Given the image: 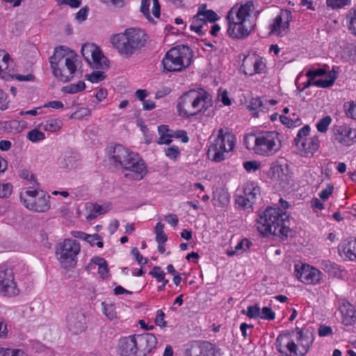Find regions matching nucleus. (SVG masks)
Segmentation results:
<instances>
[{"label":"nucleus","instance_id":"obj_1","mask_svg":"<svg viewBox=\"0 0 356 356\" xmlns=\"http://www.w3.org/2000/svg\"><path fill=\"white\" fill-rule=\"evenodd\" d=\"M49 59L54 76L62 82L70 81L81 64L77 54L68 46L56 47Z\"/></svg>","mask_w":356,"mask_h":356},{"label":"nucleus","instance_id":"obj_2","mask_svg":"<svg viewBox=\"0 0 356 356\" xmlns=\"http://www.w3.org/2000/svg\"><path fill=\"white\" fill-rule=\"evenodd\" d=\"M111 159L113 165L119 168L124 177L130 180H140L147 173V167L138 154L129 152L121 145L114 147Z\"/></svg>","mask_w":356,"mask_h":356},{"label":"nucleus","instance_id":"obj_3","mask_svg":"<svg viewBox=\"0 0 356 356\" xmlns=\"http://www.w3.org/2000/svg\"><path fill=\"white\" fill-rule=\"evenodd\" d=\"M213 105L211 95L202 88L192 89L178 98L177 111L184 118L205 113Z\"/></svg>","mask_w":356,"mask_h":356},{"label":"nucleus","instance_id":"obj_4","mask_svg":"<svg viewBox=\"0 0 356 356\" xmlns=\"http://www.w3.org/2000/svg\"><path fill=\"white\" fill-rule=\"evenodd\" d=\"M257 229L263 236L286 237L289 232V216L279 208H267L257 222Z\"/></svg>","mask_w":356,"mask_h":356},{"label":"nucleus","instance_id":"obj_5","mask_svg":"<svg viewBox=\"0 0 356 356\" xmlns=\"http://www.w3.org/2000/svg\"><path fill=\"white\" fill-rule=\"evenodd\" d=\"M254 9L252 1L244 3H236L229 10L227 15L228 21L227 33L234 38H243L250 33V26H247V19Z\"/></svg>","mask_w":356,"mask_h":356},{"label":"nucleus","instance_id":"obj_6","mask_svg":"<svg viewBox=\"0 0 356 356\" xmlns=\"http://www.w3.org/2000/svg\"><path fill=\"white\" fill-rule=\"evenodd\" d=\"M244 143L248 149L260 156H273L280 149V134L276 131L249 134L245 136Z\"/></svg>","mask_w":356,"mask_h":356},{"label":"nucleus","instance_id":"obj_7","mask_svg":"<svg viewBox=\"0 0 356 356\" xmlns=\"http://www.w3.org/2000/svg\"><path fill=\"white\" fill-rule=\"evenodd\" d=\"M193 58L189 46H175L165 55L161 61L163 73L179 72L188 67Z\"/></svg>","mask_w":356,"mask_h":356},{"label":"nucleus","instance_id":"obj_8","mask_svg":"<svg viewBox=\"0 0 356 356\" xmlns=\"http://www.w3.org/2000/svg\"><path fill=\"white\" fill-rule=\"evenodd\" d=\"M235 136L228 129L220 128L218 131L217 137L209 146L208 156L215 162L225 160V153L234 149Z\"/></svg>","mask_w":356,"mask_h":356},{"label":"nucleus","instance_id":"obj_9","mask_svg":"<svg viewBox=\"0 0 356 356\" xmlns=\"http://www.w3.org/2000/svg\"><path fill=\"white\" fill-rule=\"evenodd\" d=\"M80 252L79 243L72 239H65L56 248V255L62 267L69 268L76 264V256Z\"/></svg>","mask_w":356,"mask_h":356},{"label":"nucleus","instance_id":"obj_10","mask_svg":"<svg viewBox=\"0 0 356 356\" xmlns=\"http://www.w3.org/2000/svg\"><path fill=\"white\" fill-rule=\"evenodd\" d=\"M148 39V35L143 29L131 27L123 33L113 34L110 41L111 44H145Z\"/></svg>","mask_w":356,"mask_h":356},{"label":"nucleus","instance_id":"obj_11","mask_svg":"<svg viewBox=\"0 0 356 356\" xmlns=\"http://www.w3.org/2000/svg\"><path fill=\"white\" fill-rule=\"evenodd\" d=\"M66 327L73 334H80L87 329V319L80 307L71 308L66 316Z\"/></svg>","mask_w":356,"mask_h":356},{"label":"nucleus","instance_id":"obj_12","mask_svg":"<svg viewBox=\"0 0 356 356\" xmlns=\"http://www.w3.org/2000/svg\"><path fill=\"white\" fill-rule=\"evenodd\" d=\"M81 52L92 68L107 70L110 62L98 46H82Z\"/></svg>","mask_w":356,"mask_h":356},{"label":"nucleus","instance_id":"obj_13","mask_svg":"<svg viewBox=\"0 0 356 356\" xmlns=\"http://www.w3.org/2000/svg\"><path fill=\"white\" fill-rule=\"evenodd\" d=\"M19 293V289L14 282L11 269L0 266V294L3 296H13Z\"/></svg>","mask_w":356,"mask_h":356},{"label":"nucleus","instance_id":"obj_14","mask_svg":"<svg viewBox=\"0 0 356 356\" xmlns=\"http://www.w3.org/2000/svg\"><path fill=\"white\" fill-rule=\"evenodd\" d=\"M295 272L297 278L306 284H316L321 279V271L308 264L296 265Z\"/></svg>","mask_w":356,"mask_h":356},{"label":"nucleus","instance_id":"obj_15","mask_svg":"<svg viewBox=\"0 0 356 356\" xmlns=\"http://www.w3.org/2000/svg\"><path fill=\"white\" fill-rule=\"evenodd\" d=\"M241 67L245 74L252 76L255 74L262 73L266 65L261 58L255 54H252L244 56Z\"/></svg>","mask_w":356,"mask_h":356},{"label":"nucleus","instance_id":"obj_16","mask_svg":"<svg viewBox=\"0 0 356 356\" xmlns=\"http://www.w3.org/2000/svg\"><path fill=\"white\" fill-rule=\"evenodd\" d=\"M49 195H45L43 191H40V195L33 199H25L24 195H20V200L26 208L35 212H46L51 207Z\"/></svg>","mask_w":356,"mask_h":356},{"label":"nucleus","instance_id":"obj_17","mask_svg":"<svg viewBox=\"0 0 356 356\" xmlns=\"http://www.w3.org/2000/svg\"><path fill=\"white\" fill-rule=\"evenodd\" d=\"M291 20V13L288 10H282L270 24V33L277 35H283L289 29V22Z\"/></svg>","mask_w":356,"mask_h":356},{"label":"nucleus","instance_id":"obj_18","mask_svg":"<svg viewBox=\"0 0 356 356\" xmlns=\"http://www.w3.org/2000/svg\"><path fill=\"white\" fill-rule=\"evenodd\" d=\"M277 350L286 356H303L304 353L298 350V345L287 337L278 336L275 342Z\"/></svg>","mask_w":356,"mask_h":356},{"label":"nucleus","instance_id":"obj_19","mask_svg":"<svg viewBox=\"0 0 356 356\" xmlns=\"http://www.w3.org/2000/svg\"><path fill=\"white\" fill-rule=\"evenodd\" d=\"M118 352L121 356H140L135 335L120 339Z\"/></svg>","mask_w":356,"mask_h":356},{"label":"nucleus","instance_id":"obj_20","mask_svg":"<svg viewBox=\"0 0 356 356\" xmlns=\"http://www.w3.org/2000/svg\"><path fill=\"white\" fill-rule=\"evenodd\" d=\"M135 338L140 356H143L147 353H150L156 348L157 339L153 334L145 333L143 334L135 335Z\"/></svg>","mask_w":356,"mask_h":356},{"label":"nucleus","instance_id":"obj_21","mask_svg":"<svg viewBox=\"0 0 356 356\" xmlns=\"http://www.w3.org/2000/svg\"><path fill=\"white\" fill-rule=\"evenodd\" d=\"M269 175L271 179L275 181H280V184H284L289 179L288 165L286 164H273L270 167Z\"/></svg>","mask_w":356,"mask_h":356},{"label":"nucleus","instance_id":"obj_22","mask_svg":"<svg viewBox=\"0 0 356 356\" xmlns=\"http://www.w3.org/2000/svg\"><path fill=\"white\" fill-rule=\"evenodd\" d=\"M202 13L197 12L191 19L190 30L198 35H203L209 30V24L201 17Z\"/></svg>","mask_w":356,"mask_h":356},{"label":"nucleus","instance_id":"obj_23","mask_svg":"<svg viewBox=\"0 0 356 356\" xmlns=\"http://www.w3.org/2000/svg\"><path fill=\"white\" fill-rule=\"evenodd\" d=\"M355 248L356 239L344 241L339 250L341 256L344 257L346 259L353 261L356 259Z\"/></svg>","mask_w":356,"mask_h":356},{"label":"nucleus","instance_id":"obj_24","mask_svg":"<svg viewBox=\"0 0 356 356\" xmlns=\"http://www.w3.org/2000/svg\"><path fill=\"white\" fill-rule=\"evenodd\" d=\"M340 310L343 316V323L345 325H351L355 323L356 312L351 304L349 302L343 304L341 306Z\"/></svg>","mask_w":356,"mask_h":356},{"label":"nucleus","instance_id":"obj_25","mask_svg":"<svg viewBox=\"0 0 356 356\" xmlns=\"http://www.w3.org/2000/svg\"><path fill=\"white\" fill-rule=\"evenodd\" d=\"M319 143L320 140L318 136H315L308 140L305 139V141H302L300 146L307 156L309 154L313 155L318 149Z\"/></svg>","mask_w":356,"mask_h":356},{"label":"nucleus","instance_id":"obj_26","mask_svg":"<svg viewBox=\"0 0 356 356\" xmlns=\"http://www.w3.org/2000/svg\"><path fill=\"white\" fill-rule=\"evenodd\" d=\"M58 163L60 168L70 170L77 166L76 156L74 154H65L63 158L60 159Z\"/></svg>","mask_w":356,"mask_h":356},{"label":"nucleus","instance_id":"obj_27","mask_svg":"<svg viewBox=\"0 0 356 356\" xmlns=\"http://www.w3.org/2000/svg\"><path fill=\"white\" fill-rule=\"evenodd\" d=\"M260 188L254 182L248 181L243 187V195L254 202L257 195H259Z\"/></svg>","mask_w":356,"mask_h":356},{"label":"nucleus","instance_id":"obj_28","mask_svg":"<svg viewBox=\"0 0 356 356\" xmlns=\"http://www.w3.org/2000/svg\"><path fill=\"white\" fill-rule=\"evenodd\" d=\"M207 4H201L198 7L197 12L202 13V18L209 24V22H215L219 19V17L215 11L213 10H207Z\"/></svg>","mask_w":356,"mask_h":356},{"label":"nucleus","instance_id":"obj_29","mask_svg":"<svg viewBox=\"0 0 356 356\" xmlns=\"http://www.w3.org/2000/svg\"><path fill=\"white\" fill-rule=\"evenodd\" d=\"M62 121L58 119H51L39 124L44 130L51 132H56L62 127Z\"/></svg>","mask_w":356,"mask_h":356},{"label":"nucleus","instance_id":"obj_30","mask_svg":"<svg viewBox=\"0 0 356 356\" xmlns=\"http://www.w3.org/2000/svg\"><path fill=\"white\" fill-rule=\"evenodd\" d=\"M296 330L297 334L298 335L297 337V345L302 347V353H304L305 355L308 351L312 341L308 337H305L302 334V331L298 327H296Z\"/></svg>","mask_w":356,"mask_h":356},{"label":"nucleus","instance_id":"obj_31","mask_svg":"<svg viewBox=\"0 0 356 356\" xmlns=\"http://www.w3.org/2000/svg\"><path fill=\"white\" fill-rule=\"evenodd\" d=\"M202 356H220V350L209 342H202Z\"/></svg>","mask_w":356,"mask_h":356},{"label":"nucleus","instance_id":"obj_32","mask_svg":"<svg viewBox=\"0 0 356 356\" xmlns=\"http://www.w3.org/2000/svg\"><path fill=\"white\" fill-rule=\"evenodd\" d=\"M202 343L195 342L188 346L184 356H202Z\"/></svg>","mask_w":356,"mask_h":356},{"label":"nucleus","instance_id":"obj_33","mask_svg":"<svg viewBox=\"0 0 356 356\" xmlns=\"http://www.w3.org/2000/svg\"><path fill=\"white\" fill-rule=\"evenodd\" d=\"M103 312L104 315L110 321H113L117 318V312L115 311V306L111 302H102Z\"/></svg>","mask_w":356,"mask_h":356},{"label":"nucleus","instance_id":"obj_34","mask_svg":"<svg viewBox=\"0 0 356 356\" xmlns=\"http://www.w3.org/2000/svg\"><path fill=\"white\" fill-rule=\"evenodd\" d=\"M356 8H352L346 15V24L351 33L356 35Z\"/></svg>","mask_w":356,"mask_h":356},{"label":"nucleus","instance_id":"obj_35","mask_svg":"<svg viewBox=\"0 0 356 356\" xmlns=\"http://www.w3.org/2000/svg\"><path fill=\"white\" fill-rule=\"evenodd\" d=\"M163 229L164 225L161 222H158L155 226L156 241L158 243H165L168 240V236L164 233Z\"/></svg>","mask_w":356,"mask_h":356},{"label":"nucleus","instance_id":"obj_36","mask_svg":"<svg viewBox=\"0 0 356 356\" xmlns=\"http://www.w3.org/2000/svg\"><path fill=\"white\" fill-rule=\"evenodd\" d=\"M119 54L124 57L129 58L138 50V46H115Z\"/></svg>","mask_w":356,"mask_h":356},{"label":"nucleus","instance_id":"obj_37","mask_svg":"<svg viewBox=\"0 0 356 356\" xmlns=\"http://www.w3.org/2000/svg\"><path fill=\"white\" fill-rule=\"evenodd\" d=\"M350 135L351 131L345 129L341 134H339V136L336 134L335 140L346 145H350L353 144V139L350 138Z\"/></svg>","mask_w":356,"mask_h":356},{"label":"nucleus","instance_id":"obj_38","mask_svg":"<svg viewBox=\"0 0 356 356\" xmlns=\"http://www.w3.org/2000/svg\"><path fill=\"white\" fill-rule=\"evenodd\" d=\"M26 138L32 143H38L45 138V135L42 131L37 129H33L27 133Z\"/></svg>","mask_w":356,"mask_h":356},{"label":"nucleus","instance_id":"obj_39","mask_svg":"<svg viewBox=\"0 0 356 356\" xmlns=\"http://www.w3.org/2000/svg\"><path fill=\"white\" fill-rule=\"evenodd\" d=\"M355 108L356 104L354 101H348L343 104V111L347 118L355 119Z\"/></svg>","mask_w":356,"mask_h":356},{"label":"nucleus","instance_id":"obj_40","mask_svg":"<svg viewBox=\"0 0 356 356\" xmlns=\"http://www.w3.org/2000/svg\"><path fill=\"white\" fill-rule=\"evenodd\" d=\"M106 78V75L102 71H95L90 74L85 75V79L91 83H98Z\"/></svg>","mask_w":356,"mask_h":356},{"label":"nucleus","instance_id":"obj_41","mask_svg":"<svg viewBox=\"0 0 356 356\" xmlns=\"http://www.w3.org/2000/svg\"><path fill=\"white\" fill-rule=\"evenodd\" d=\"M242 314H246L250 318H258L260 316V307L257 305H250L247 310H242Z\"/></svg>","mask_w":356,"mask_h":356},{"label":"nucleus","instance_id":"obj_42","mask_svg":"<svg viewBox=\"0 0 356 356\" xmlns=\"http://www.w3.org/2000/svg\"><path fill=\"white\" fill-rule=\"evenodd\" d=\"M336 79V76L334 74L330 73L329 77L325 79H318L313 82V85L321 87L327 88L331 86Z\"/></svg>","mask_w":356,"mask_h":356},{"label":"nucleus","instance_id":"obj_43","mask_svg":"<svg viewBox=\"0 0 356 356\" xmlns=\"http://www.w3.org/2000/svg\"><path fill=\"white\" fill-rule=\"evenodd\" d=\"M351 0H326V4L332 9H338L350 5Z\"/></svg>","mask_w":356,"mask_h":356},{"label":"nucleus","instance_id":"obj_44","mask_svg":"<svg viewBox=\"0 0 356 356\" xmlns=\"http://www.w3.org/2000/svg\"><path fill=\"white\" fill-rule=\"evenodd\" d=\"M310 131V127L309 125H305L302 128H301L297 134V136L294 139V143L297 146L301 145L302 141H305L303 139L304 137H306Z\"/></svg>","mask_w":356,"mask_h":356},{"label":"nucleus","instance_id":"obj_45","mask_svg":"<svg viewBox=\"0 0 356 356\" xmlns=\"http://www.w3.org/2000/svg\"><path fill=\"white\" fill-rule=\"evenodd\" d=\"M88 208L90 209V211H95L97 213V215L98 216V215L105 213L108 212V211H110L111 207L110 204H105V205H99L97 204H90V206L88 207Z\"/></svg>","mask_w":356,"mask_h":356},{"label":"nucleus","instance_id":"obj_46","mask_svg":"<svg viewBox=\"0 0 356 356\" xmlns=\"http://www.w3.org/2000/svg\"><path fill=\"white\" fill-rule=\"evenodd\" d=\"M150 3V0H141L140 10L148 21L153 22L149 11Z\"/></svg>","mask_w":356,"mask_h":356},{"label":"nucleus","instance_id":"obj_47","mask_svg":"<svg viewBox=\"0 0 356 356\" xmlns=\"http://www.w3.org/2000/svg\"><path fill=\"white\" fill-rule=\"evenodd\" d=\"M331 122L332 118L330 116L327 115L323 118L316 124L317 130L321 133L326 132Z\"/></svg>","mask_w":356,"mask_h":356},{"label":"nucleus","instance_id":"obj_48","mask_svg":"<svg viewBox=\"0 0 356 356\" xmlns=\"http://www.w3.org/2000/svg\"><path fill=\"white\" fill-rule=\"evenodd\" d=\"M236 204H238V207L243 209H248L252 207L254 202L252 200H250L248 197L243 195L237 197L236 200Z\"/></svg>","mask_w":356,"mask_h":356},{"label":"nucleus","instance_id":"obj_49","mask_svg":"<svg viewBox=\"0 0 356 356\" xmlns=\"http://www.w3.org/2000/svg\"><path fill=\"white\" fill-rule=\"evenodd\" d=\"M260 318L272 321L275 318V312L271 309L270 307H264L261 309H260Z\"/></svg>","mask_w":356,"mask_h":356},{"label":"nucleus","instance_id":"obj_50","mask_svg":"<svg viewBox=\"0 0 356 356\" xmlns=\"http://www.w3.org/2000/svg\"><path fill=\"white\" fill-rule=\"evenodd\" d=\"M165 156L172 160H176L180 154L179 149L177 146L172 145L165 149Z\"/></svg>","mask_w":356,"mask_h":356},{"label":"nucleus","instance_id":"obj_51","mask_svg":"<svg viewBox=\"0 0 356 356\" xmlns=\"http://www.w3.org/2000/svg\"><path fill=\"white\" fill-rule=\"evenodd\" d=\"M280 119L282 124L287 125L289 127H296L301 124V121L299 118H289L284 115H280Z\"/></svg>","mask_w":356,"mask_h":356},{"label":"nucleus","instance_id":"obj_52","mask_svg":"<svg viewBox=\"0 0 356 356\" xmlns=\"http://www.w3.org/2000/svg\"><path fill=\"white\" fill-rule=\"evenodd\" d=\"M0 356H24V352L18 349L0 348Z\"/></svg>","mask_w":356,"mask_h":356},{"label":"nucleus","instance_id":"obj_53","mask_svg":"<svg viewBox=\"0 0 356 356\" xmlns=\"http://www.w3.org/2000/svg\"><path fill=\"white\" fill-rule=\"evenodd\" d=\"M150 275L155 277L158 282L165 280V273L159 266H154L149 273Z\"/></svg>","mask_w":356,"mask_h":356},{"label":"nucleus","instance_id":"obj_54","mask_svg":"<svg viewBox=\"0 0 356 356\" xmlns=\"http://www.w3.org/2000/svg\"><path fill=\"white\" fill-rule=\"evenodd\" d=\"M90 115V111L88 108H80L72 114L71 118L81 120Z\"/></svg>","mask_w":356,"mask_h":356},{"label":"nucleus","instance_id":"obj_55","mask_svg":"<svg viewBox=\"0 0 356 356\" xmlns=\"http://www.w3.org/2000/svg\"><path fill=\"white\" fill-rule=\"evenodd\" d=\"M13 191V186L10 184H0V198L8 197Z\"/></svg>","mask_w":356,"mask_h":356},{"label":"nucleus","instance_id":"obj_56","mask_svg":"<svg viewBox=\"0 0 356 356\" xmlns=\"http://www.w3.org/2000/svg\"><path fill=\"white\" fill-rule=\"evenodd\" d=\"M165 314L161 309L156 311V316L154 322L156 325L165 327L167 326V322L164 320Z\"/></svg>","mask_w":356,"mask_h":356},{"label":"nucleus","instance_id":"obj_57","mask_svg":"<svg viewBox=\"0 0 356 356\" xmlns=\"http://www.w3.org/2000/svg\"><path fill=\"white\" fill-rule=\"evenodd\" d=\"M243 168L248 171H256L260 168V163L256 161H245L243 164Z\"/></svg>","mask_w":356,"mask_h":356},{"label":"nucleus","instance_id":"obj_58","mask_svg":"<svg viewBox=\"0 0 356 356\" xmlns=\"http://www.w3.org/2000/svg\"><path fill=\"white\" fill-rule=\"evenodd\" d=\"M19 176L24 179H27L30 181V184L34 185L35 184V179L33 174H31L27 170H22L19 173Z\"/></svg>","mask_w":356,"mask_h":356},{"label":"nucleus","instance_id":"obj_59","mask_svg":"<svg viewBox=\"0 0 356 356\" xmlns=\"http://www.w3.org/2000/svg\"><path fill=\"white\" fill-rule=\"evenodd\" d=\"M332 185H327V187L319 193V197L323 201L326 200L333 192Z\"/></svg>","mask_w":356,"mask_h":356},{"label":"nucleus","instance_id":"obj_60","mask_svg":"<svg viewBox=\"0 0 356 356\" xmlns=\"http://www.w3.org/2000/svg\"><path fill=\"white\" fill-rule=\"evenodd\" d=\"M86 85L83 81H79L76 84H72L70 86L69 92L76 93L85 89Z\"/></svg>","mask_w":356,"mask_h":356},{"label":"nucleus","instance_id":"obj_61","mask_svg":"<svg viewBox=\"0 0 356 356\" xmlns=\"http://www.w3.org/2000/svg\"><path fill=\"white\" fill-rule=\"evenodd\" d=\"M326 73V71L323 69H318L316 70H309L306 75L309 78V81L314 79L316 76H319L324 75Z\"/></svg>","mask_w":356,"mask_h":356},{"label":"nucleus","instance_id":"obj_62","mask_svg":"<svg viewBox=\"0 0 356 356\" xmlns=\"http://www.w3.org/2000/svg\"><path fill=\"white\" fill-rule=\"evenodd\" d=\"M7 95L0 89V110L4 111L8 108Z\"/></svg>","mask_w":356,"mask_h":356},{"label":"nucleus","instance_id":"obj_63","mask_svg":"<svg viewBox=\"0 0 356 356\" xmlns=\"http://www.w3.org/2000/svg\"><path fill=\"white\" fill-rule=\"evenodd\" d=\"M152 13L154 17L156 18H159L161 15V6L159 0H152Z\"/></svg>","mask_w":356,"mask_h":356},{"label":"nucleus","instance_id":"obj_64","mask_svg":"<svg viewBox=\"0 0 356 356\" xmlns=\"http://www.w3.org/2000/svg\"><path fill=\"white\" fill-rule=\"evenodd\" d=\"M88 9L87 8H81L76 15V19L80 22H83L86 19L88 15Z\"/></svg>","mask_w":356,"mask_h":356}]
</instances>
